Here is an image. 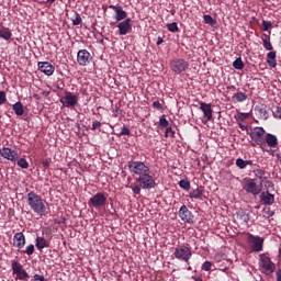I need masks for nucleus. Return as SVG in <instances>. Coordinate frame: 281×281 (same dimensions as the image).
<instances>
[{
    "mask_svg": "<svg viewBox=\"0 0 281 281\" xmlns=\"http://www.w3.org/2000/svg\"><path fill=\"white\" fill-rule=\"evenodd\" d=\"M259 268L265 276H272L276 271V265L267 254L259 255Z\"/></svg>",
    "mask_w": 281,
    "mask_h": 281,
    "instance_id": "obj_4",
    "label": "nucleus"
},
{
    "mask_svg": "<svg viewBox=\"0 0 281 281\" xmlns=\"http://www.w3.org/2000/svg\"><path fill=\"white\" fill-rule=\"evenodd\" d=\"M202 271H212V263L210 261H205L202 265Z\"/></svg>",
    "mask_w": 281,
    "mask_h": 281,
    "instance_id": "obj_51",
    "label": "nucleus"
},
{
    "mask_svg": "<svg viewBox=\"0 0 281 281\" xmlns=\"http://www.w3.org/2000/svg\"><path fill=\"white\" fill-rule=\"evenodd\" d=\"M116 27L119 29L120 36H126V34H131L133 31V20L127 18L123 22H120Z\"/></svg>",
    "mask_w": 281,
    "mask_h": 281,
    "instance_id": "obj_15",
    "label": "nucleus"
},
{
    "mask_svg": "<svg viewBox=\"0 0 281 281\" xmlns=\"http://www.w3.org/2000/svg\"><path fill=\"white\" fill-rule=\"evenodd\" d=\"M246 166H254V160H246Z\"/></svg>",
    "mask_w": 281,
    "mask_h": 281,
    "instance_id": "obj_58",
    "label": "nucleus"
},
{
    "mask_svg": "<svg viewBox=\"0 0 281 281\" xmlns=\"http://www.w3.org/2000/svg\"><path fill=\"white\" fill-rule=\"evenodd\" d=\"M265 188L269 190V188H273V182L271 180L265 181Z\"/></svg>",
    "mask_w": 281,
    "mask_h": 281,
    "instance_id": "obj_54",
    "label": "nucleus"
},
{
    "mask_svg": "<svg viewBox=\"0 0 281 281\" xmlns=\"http://www.w3.org/2000/svg\"><path fill=\"white\" fill-rule=\"evenodd\" d=\"M190 199H199L200 201H203V187H198L196 189H193L189 193Z\"/></svg>",
    "mask_w": 281,
    "mask_h": 281,
    "instance_id": "obj_28",
    "label": "nucleus"
},
{
    "mask_svg": "<svg viewBox=\"0 0 281 281\" xmlns=\"http://www.w3.org/2000/svg\"><path fill=\"white\" fill-rule=\"evenodd\" d=\"M161 43H164V38L162 37H158L157 42H156V45H161Z\"/></svg>",
    "mask_w": 281,
    "mask_h": 281,
    "instance_id": "obj_57",
    "label": "nucleus"
},
{
    "mask_svg": "<svg viewBox=\"0 0 281 281\" xmlns=\"http://www.w3.org/2000/svg\"><path fill=\"white\" fill-rule=\"evenodd\" d=\"M8 102V97L5 95V91L0 90V106Z\"/></svg>",
    "mask_w": 281,
    "mask_h": 281,
    "instance_id": "obj_45",
    "label": "nucleus"
},
{
    "mask_svg": "<svg viewBox=\"0 0 281 281\" xmlns=\"http://www.w3.org/2000/svg\"><path fill=\"white\" fill-rule=\"evenodd\" d=\"M153 108L157 109V111H164V103H161L159 101H154L153 102Z\"/></svg>",
    "mask_w": 281,
    "mask_h": 281,
    "instance_id": "obj_49",
    "label": "nucleus"
},
{
    "mask_svg": "<svg viewBox=\"0 0 281 281\" xmlns=\"http://www.w3.org/2000/svg\"><path fill=\"white\" fill-rule=\"evenodd\" d=\"M0 38H3V41L12 40V31L10 30V27H5V26L0 27Z\"/></svg>",
    "mask_w": 281,
    "mask_h": 281,
    "instance_id": "obj_27",
    "label": "nucleus"
},
{
    "mask_svg": "<svg viewBox=\"0 0 281 281\" xmlns=\"http://www.w3.org/2000/svg\"><path fill=\"white\" fill-rule=\"evenodd\" d=\"M173 256L176 260H180L181 262H190V259L192 258V248L181 245L177 246L173 251Z\"/></svg>",
    "mask_w": 281,
    "mask_h": 281,
    "instance_id": "obj_7",
    "label": "nucleus"
},
{
    "mask_svg": "<svg viewBox=\"0 0 281 281\" xmlns=\"http://www.w3.org/2000/svg\"><path fill=\"white\" fill-rule=\"evenodd\" d=\"M136 182L139 183L143 190H153L155 186H157V182H155V178L150 176V172L138 176V178H136Z\"/></svg>",
    "mask_w": 281,
    "mask_h": 281,
    "instance_id": "obj_10",
    "label": "nucleus"
},
{
    "mask_svg": "<svg viewBox=\"0 0 281 281\" xmlns=\"http://www.w3.org/2000/svg\"><path fill=\"white\" fill-rule=\"evenodd\" d=\"M93 60V57L91 56V53L87 49H81L77 54V63L81 67H87V65H91V61Z\"/></svg>",
    "mask_w": 281,
    "mask_h": 281,
    "instance_id": "obj_13",
    "label": "nucleus"
},
{
    "mask_svg": "<svg viewBox=\"0 0 281 281\" xmlns=\"http://www.w3.org/2000/svg\"><path fill=\"white\" fill-rule=\"evenodd\" d=\"M266 132L263 127H254L249 133L250 139H252V146H259L261 150L269 153V149L265 148Z\"/></svg>",
    "mask_w": 281,
    "mask_h": 281,
    "instance_id": "obj_2",
    "label": "nucleus"
},
{
    "mask_svg": "<svg viewBox=\"0 0 281 281\" xmlns=\"http://www.w3.org/2000/svg\"><path fill=\"white\" fill-rule=\"evenodd\" d=\"M71 21H72V25H81L82 24V16H80V13L75 12L72 18H71Z\"/></svg>",
    "mask_w": 281,
    "mask_h": 281,
    "instance_id": "obj_33",
    "label": "nucleus"
},
{
    "mask_svg": "<svg viewBox=\"0 0 281 281\" xmlns=\"http://www.w3.org/2000/svg\"><path fill=\"white\" fill-rule=\"evenodd\" d=\"M272 114L277 120H281V106H273L272 108Z\"/></svg>",
    "mask_w": 281,
    "mask_h": 281,
    "instance_id": "obj_42",
    "label": "nucleus"
},
{
    "mask_svg": "<svg viewBox=\"0 0 281 281\" xmlns=\"http://www.w3.org/2000/svg\"><path fill=\"white\" fill-rule=\"evenodd\" d=\"M203 19H204V23L206 25H211V27H214V25H216V20H214V18H212V15L205 14V15H203Z\"/></svg>",
    "mask_w": 281,
    "mask_h": 281,
    "instance_id": "obj_32",
    "label": "nucleus"
},
{
    "mask_svg": "<svg viewBox=\"0 0 281 281\" xmlns=\"http://www.w3.org/2000/svg\"><path fill=\"white\" fill-rule=\"evenodd\" d=\"M234 69H245V63L243 61V58L238 57L236 60L233 63Z\"/></svg>",
    "mask_w": 281,
    "mask_h": 281,
    "instance_id": "obj_34",
    "label": "nucleus"
},
{
    "mask_svg": "<svg viewBox=\"0 0 281 281\" xmlns=\"http://www.w3.org/2000/svg\"><path fill=\"white\" fill-rule=\"evenodd\" d=\"M31 1H34V2H36V1H38V0H31Z\"/></svg>",
    "mask_w": 281,
    "mask_h": 281,
    "instance_id": "obj_62",
    "label": "nucleus"
},
{
    "mask_svg": "<svg viewBox=\"0 0 281 281\" xmlns=\"http://www.w3.org/2000/svg\"><path fill=\"white\" fill-rule=\"evenodd\" d=\"M27 205L37 214V216H47V206L45 200L34 191H31L26 195Z\"/></svg>",
    "mask_w": 281,
    "mask_h": 281,
    "instance_id": "obj_1",
    "label": "nucleus"
},
{
    "mask_svg": "<svg viewBox=\"0 0 281 281\" xmlns=\"http://www.w3.org/2000/svg\"><path fill=\"white\" fill-rule=\"evenodd\" d=\"M109 194L104 192H98L95 193L90 200L88 201L89 207H93L94 210H101V207H104L106 205V199Z\"/></svg>",
    "mask_w": 281,
    "mask_h": 281,
    "instance_id": "obj_8",
    "label": "nucleus"
},
{
    "mask_svg": "<svg viewBox=\"0 0 281 281\" xmlns=\"http://www.w3.org/2000/svg\"><path fill=\"white\" fill-rule=\"evenodd\" d=\"M12 109L18 116H21L23 113H25V109L23 108V103H21V101H18L15 104H13Z\"/></svg>",
    "mask_w": 281,
    "mask_h": 281,
    "instance_id": "obj_30",
    "label": "nucleus"
},
{
    "mask_svg": "<svg viewBox=\"0 0 281 281\" xmlns=\"http://www.w3.org/2000/svg\"><path fill=\"white\" fill-rule=\"evenodd\" d=\"M35 251L34 245L31 244L29 246H26V248L24 250L21 251V254H26V256H32Z\"/></svg>",
    "mask_w": 281,
    "mask_h": 281,
    "instance_id": "obj_41",
    "label": "nucleus"
},
{
    "mask_svg": "<svg viewBox=\"0 0 281 281\" xmlns=\"http://www.w3.org/2000/svg\"><path fill=\"white\" fill-rule=\"evenodd\" d=\"M13 247H16V249H23V247H25V235L23 233L14 234Z\"/></svg>",
    "mask_w": 281,
    "mask_h": 281,
    "instance_id": "obj_22",
    "label": "nucleus"
},
{
    "mask_svg": "<svg viewBox=\"0 0 281 281\" xmlns=\"http://www.w3.org/2000/svg\"><path fill=\"white\" fill-rule=\"evenodd\" d=\"M237 218H239L244 223H249V213H247V212H245V210L240 209L237 212Z\"/></svg>",
    "mask_w": 281,
    "mask_h": 281,
    "instance_id": "obj_31",
    "label": "nucleus"
},
{
    "mask_svg": "<svg viewBox=\"0 0 281 281\" xmlns=\"http://www.w3.org/2000/svg\"><path fill=\"white\" fill-rule=\"evenodd\" d=\"M167 30L169 32H172V34L179 32V25L177 24V22H173V23H168L167 24Z\"/></svg>",
    "mask_w": 281,
    "mask_h": 281,
    "instance_id": "obj_37",
    "label": "nucleus"
},
{
    "mask_svg": "<svg viewBox=\"0 0 281 281\" xmlns=\"http://www.w3.org/2000/svg\"><path fill=\"white\" fill-rule=\"evenodd\" d=\"M46 3H49V5H52V3H56V0H46Z\"/></svg>",
    "mask_w": 281,
    "mask_h": 281,
    "instance_id": "obj_59",
    "label": "nucleus"
},
{
    "mask_svg": "<svg viewBox=\"0 0 281 281\" xmlns=\"http://www.w3.org/2000/svg\"><path fill=\"white\" fill-rule=\"evenodd\" d=\"M252 173L255 175V178L252 179H256L257 182L261 183L263 186L265 183V179H267L265 177V175H267V171L260 169V168H257V169H254L252 170Z\"/></svg>",
    "mask_w": 281,
    "mask_h": 281,
    "instance_id": "obj_24",
    "label": "nucleus"
},
{
    "mask_svg": "<svg viewBox=\"0 0 281 281\" xmlns=\"http://www.w3.org/2000/svg\"><path fill=\"white\" fill-rule=\"evenodd\" d=\"M227 89H229L231 91H236V87H234V86H229V87H227Z\"/></svg>",
    "mask_w": 281,
    "mask_h": 281,
    "instance_id": "obj_60",
    "label": "nucleus"
},
{
    "mask_svg": "<svg viewBox=\"0 0 281 281\" xmlns=\"http://www.w3.org/2000/svg\"><path fill=\"white\" fill-rule=\"evenodd\" d=\"M188 269H189V271H190L192 268H191V267H189Z\"/></svg>",
    "mask_w": 281,
    "mask_h": 281,
    "instance_id": "obj_64",
    "label": "nucleus"
},
{
    "mask_svg": "<svg viewBox=\"0 0 281 281\" xmlns=\"http://www.w3.org/2000/svg\"><path fill=\"white\" fill-rule=\"evenodd\" d=\"M11 269L13 276H16L15 280H30V274L27 273V271H25V269H23V265H21V262L12 261Z\"/></svg>",
    "mask_w": 281,
    "mask_h": 281,
    "instance_id": "obj_11",
    "label": "nucleus"
},
{
    "mask_svg": "<svg viewBox=\"0 0 281 281\" xmlns=\"http://www.w3.org/2000/svg\"><path fill=\"white\" fill-rule=\"evenodd\" d=\"M101 43H104V40H101Z\"/></svg>",
    "mask_w": 281,
    "mask_h": 281,
    "instance_id": "obj_63",
    "label": "nucleus"
},
{
    "mask_svg": "<svg viewBox=\"0 0 281 281\" xmlns=\"http://www.w3.org/2000/svg\"><path fill=\"white\" fill-rule=\"evenodd\" d=\"M247 244L250 251L260 254L265 249V239L258 235L248 234Z\"/></svg>",
    "mask_w": 281,
    "mask_h": 281,
    "instance_id": "obj_6",
    "label": "nucleus"
},
{
    "mask_svg": "<svg viewBox=\"0 0 281 281\" xmlns=\"http://www.w3.org/2000/svg\"><path fill=\"white\" fill-rule=\"evenodd\" d=\"M130 188H131V190H132V192H133L134 194H142V186L136 184V186L130 187Z\"/></svg>",
    "mask_w": 281,
    "mask_h": 281,
    "instance_id": "obj_50",
    "label": "nucleus"
},
{
    "mask_svg": "<svg viewBox=\"0 0 281 281\" xmlns=\"http://www.w3.org/2000/svg\"><path fill=\"white\" fill-rule=\"evenodd\" d=\"M236 166H237V168H239L240 170H245V168H247V162H246V160H244L243 158H237V159H236Z\"/></svg>",
    "mask_w": 281,
    "mask_h": 281,
    "instance_id": "obj_40",
    "label": "nucleus"
},
{
    "mask_svg": "<svg viewBox=\"0 0 281 281\" xmlns=\"http://www.w3.org/2000/svg\"><path fill=\"white\" fill-rule=\"evenodd\" d=\"M59 102L66 109H74V106H78V95L71 92H66V94L60 98Z\"/></svg>",
    "mask_w": 281,
    "mask_h": 281,
    "instance_id": "obj_12",
    "label": "nucleus"
},
{
    "mask_svg": "<svg viewBox=\"0 0 281 281\" xmlns=\"http://www.w3.org/2000/svg\"><path fill=\"white\" fill-rule=\"evenodd\" d=\"M194 281H203L201 278H195Z\"/></svg>",
    "mask_w": 281,
    "mask_h": 281,
    "instance_id": "obj_61",
    "label": "nucleus"
},
{
    "mask_svg": "<svg viewBox=\"0 0 281 281\" xmlns=\"http://www.w3.org/2000/svg\"><path fill=\"white\" fill-rule=\"evenodd\" d=\"M100 128H102V123L100 121H93L91 131H100Z\"/></svg>",
    "mask_w": 281,
    "mask_h": 281,
    "instance_id": "obj_47",
    "label": "nucleus"
},
{
    "mask_svg": "<svg viewBox=\"0 0 281 281\" xmlns=\"http://www.w3.org/2000/svg\"><path fill=\"white\" fill-rule=\"evenodd\" d=\"M110 10H113L115 12V20L117 22L120 21H126V16H128V13H126V11H124V9L121 5H113L111 4Z\"/></svg>",
    "mask_w": 281,
    "mask_h": 281,
    "instance_id": "obj_18",
    "label": "nucleus"
},
{
    "mask_svg": "<svg viewBox=\"0 0 281 281\" xmlns=\"http://www.w3.org/2000/svg\"><path fill=\"white\" fill-rule=\"evenodd\" d=\"M233 98H235L236 102H245L247 100L245 92H236Z\"/></svg>",
    "mask_w": 281,
    "mask_h": 281,
    "instance_id": "obj_36",
    "label": "nucleus"
},
{
    "mask_svg": "<svg viewBox=\"0 0 281 281\" xmlns=\"http://www.w3.org/2000/svg\"><path fill=\"white\" fill-rule=\"evenodd\" d=\"M265 186L262 182L256 181V179L252 178H245L243 183V190L247 192V194H252V196H258V194H261L262 189Z\"/></svg>",
    "mask_w": 281,
    "mask_h": 281,
    "instance_id": "obj_3",
    "label": "nucleus"
},
{
    "mask_svg": "<svg viewBox=\"0 0 281 281\" xmlns=\"http://www.w3.org/2000/svg\"><path fill=\"white\" fill-rule=\"evenodd\" d=\"M120 136L123 135H131V130L128 127H126V125H124L121 130V132L119 133Z\"/></svg>",
    "mask_w": 281,
    "mask_h": 281,
    "instance_id": "obj_52",
    "label": "nucleus"
},
{
    "mask_svg": "<svg viewBox=\"0 0 281 281\" xmlns=\"http://www.w3.org/2000/svg\"><path fill=\"white\" fill-rule=\"evenodd\" d=\"M276 52L271 50L267 54V64L269 65V67H271L272 69H276V67H278V60L276 59Z\"/></svg>",
    "mask_w": 281,
    "mask_h": 281,
    "instance_id": "obj_26",
    "label": "nucleus"
},
{
    "mask_svg": "<svg viewBox=\"0 0 281 281\" xmlns=\"http://www.w3.org/2000/svg\"><path fill=\"white\" fill-rule=\"evenodd\" d=\"M170 69L173 74L180 75L190 69V63L183 58L172 59L170 61Z\"/></svg>",
    "mask_w": 281,
    "mask_h": 281,
    "instance_id": "obj_9",
    "label": "nucleus"
},
{
    "mask_svg": "<svg viewBox=\"0 0 281 281\" xmlns=\"http://www.w3.org/2000/svg\"><path fill=\"white\" fill-rule=\"evenodd\" d=\"M35 246L41 251V250L45 249L46 247H49V241H47V239H45V237H36Z\"/></svg>",
    "mask_w": 281,
    "mask_h": 281,
    "instance_id": "obj_29",
    "label": "nucleus"
},
{
    "mask_svg": "<svg viewBox=\"0 0 281 281\" xmlns=\"http://www.w3.org/2000/svg\"><path fill=\"white\" fill-rule=\"evenodd\" d=\"M255 113L259 120H269V112H267L266 105H260L255 108Z\"/></svg>",
    "mask_w": 281,
    "mask_h": 281,
    "instance_id": "obj_23",
    "label": "nucleus"
},
{
    "mask_svg": "<svg viewBox=\"0 0 281 281\" xmlns=\"http://www.w3.org/2000/svg\"><path fill=\"white\" fill-rule=\"evenodd\" d=\"M37 68L38 71L45 74V76H54V71H56V67L49 61H38Z\"/></svg>",
    "mask_w": 281,
    "mask_h": 281,
    "instance_id": "obj_17",
    "label": "nucleus"
},
{
    "mask_svg": "<svg viewBox=\"0 0 281 281\" xmlns=\"http://www.w3.org/2000/svg\"><path fill=\"white\" fill-rule=\"evenodd\" d=\"M277 281H281V269H278L276 272Z\"/></svg>",
    "mask_w": 281,
    "mask_h": 281,
    "instance_id": "obj_56",
    "label": "nucleus"
},
{
    "mask_svg": "<svg viewBox=\"0 0 281 281\" xmlns=\"http://www.w3.org/2000/svg\"><path fill=\"white\" fill-rule=\"evenodd\" d=\"M179 186H180V188H182V190H190V188H191L190 181H188V180H180Z\"/></svg>",
    "mask_w": 281,
    "mask_h": 281,
    "instance_id": "obj_44",
    "label": "nucleus"
},
{
    "mask_svg": "<svg viewBox=\"0 0 281 281\" xmlns=\"http://www.w3.org/2000/svg\"><path fill=\"white\" fill-rule=\"evenodd\" d=\"M16 164L19 168H22L23 170H27L30 168V162H27V159L25 158H20Z\"/></svg>",
    "mask_w": 281,
    "mask_h": 281,
    "instance_id": "obj_35",
    "label": "nucleus"
},
{
    "mask_svg": "<svg viewBox=\"0 0 281 281\" xmlns=\"http://www.w3.org/2000/svg\"><path fill=\"white\" fill-rule=\"evenodd\" d=\"M0 155L3 157V159L12 161V164H16L19 160V153L10 147L0 148Z\"/></svg>",
    "mask_w": 281,
    "mask_h": 281,
    "instance_id": "obj_14",
    "label": "nucleus"
},
{
    "mask_svg": "<svg viewBox=\"0 0 281 281\" xmlns=\"http://www.w3.org/2000/svg\"><path fill=\"white\" fill-rule=\"evenodd\" d=\"M176 132L172 130V127H166L165 137H175Z\"/></svg>",
    "mask_w": 281,
    "mask_h": 281,
    "instance_id": "obj_46",
    "label": "nucleus"
},
{
    "mask_svg": "<svg viewBox=\"0 0 281 281\" xmlns=\"http://www.w3.org/2000/svg\"><path fill=\"white\" fill-rule=\"evenodd\" d=\"M200 110L202 111L206 122H210L212 120V113H213L212 104L201 102L200 103Z\"/></svg>",
    "mask_w": 281,
    "mask_h": 281,
    "instance_id": "obj_19",
    "label": "nucleus"
},
{
    "mask_svg": "<svg viewBox=\"0 0 281 281\" xmlns=\"http://www.w3.org/2000/svg\"><path fill=\"white\" fill-rule=\"evenodd\" d=\"M159 126L161 128H168L170 126V122L167 121L166 115H161L159 119Z\"/></svg>",
    "mask_w": 281,
    "mask_h": 281,
    "instance_id": "obj_39",
    "label": "nucleus"
},
{
    "mask_svg": "<svg viewBox=\"0 0 281 281\" xmlns=\"http://www.w3.org/2000/svg\"><path fill=\"white\" fill-rule=\"evenodd\" d=\"M42 166L43 168H45V170H47V168H49V166H52V158H45L42 160Z\"/></svg>",
    "mask_w": 281,
    "mask_h": 281,
    "instance_id": "obj_48",
    "label": "nucleus"
},
{
    "mask_svg": "<svg viewBox=\"0 0 281 281\" xmlns=\"http://www.w3.org/2000/svg\"><path fill=\"white\" fill-rule=\"evenodd\" d=\"M267 146H269L270 148H278V136L271 133H267L265 138V148H267Z\"/></svg>",
    "mask_w": 281,
    "mask_h": 281,
    "instance_id": "obj_20",
    "label": "nucleus"
},
{
    "mask_svg": "<svg viewBox=\"0 0 281 281\" xmlns=\"http://www.w3.org/2000/svg\"><path fill=\"white\" fill-rule=\"evenodd\" d=\"M260 199L263 205H273V203H276V195L271 194L269 191L261 192Z\"/></svg>",
    "mask_w": 281,
    "mask_h": 281,
    "instance_id": "obj_21",
    "label": "nucleus"
},
{
    "mask_svg": "<svg viewBox=\"0 0 281 281\" xmlns=\"http://www.w3.org/2000/svg\"><path fill=\"white\" fill-rule=\"evenodd\" d=\"M238 126L241 131H248L247 125H244L241 122H238Z\"/></svg>",
    "mask_w": 281,
    "mask_h": 281,
    "instance_id": "obj_55",
    "label": "nucleus"
},
{
    "mask_svg": "<svg viewBox=\"0 0 281 281\" xmlns=\"http://www.w3.org/2000/svg\"><path fill=\"white\" fill-rule=\"evenodd\" d=\"M33 279L35 281H47V279H45V277L43 274H34Z\"/></svg>",
    "mask_w": 281,
    "mask_h": 281,
    "instance_id": "obj_53",
    "label": "nucleus"
},
{
    "mask_svg": "<svg viewBox=\"0 0 281 281\" xmlns=\"http://www.w3.org/2000/svg\"><path fill=\"white\" fill-rule=\"evenodd\" d=\"M262 46L267 52H273V45L271 44V36L267 35V33H263L261 35Z\"/></svg>",
    "mask_w": 281,
    "mask_h": 281,
    "instance_id": "obj_25",
    "label": "nucleus"
},
{
    "mask_svg": "<svg viewBox=\"0 0 281 281\" xmlns=\"http://www.w3.org/2000/svg\"><path fill=\"white\" fill-rule=\"evenodd\" d=\"M249 113H239L237 116H235V120L237 122H245V120H248Z\"/></svg>",
    "mask_w": 281,
    "mask_h": 281,
    "instance_id": "obj_43",
    "label": "nucleus"
},
{
    "mask_svg": "<svg viewBox=\"0 0 281 281\" xmlns=\"http://www.w3.org/2000/svg\"><path fill=\"white\" fill-rule=\"evenodd\" d=\"M262 31L263 32H269L271 27H273V23L271 21L262 20Z\"/></svg>",
    "mask_w": 281,
    "mask_h": 281,
    "instance_id": "obj_38",
    "label": "nucleus"
},
{
    "mask_svg": "<svg viewBox=\"0 0 281 281\" xmlns=\"http://www.w3.org/2000/svg\"><path fill=\"white\" fill-rule=\"evenodd\" d=\"M178 214L183 223H188L189 225H192L194 223V214H192V212L189 211V209H188V206H186V204H183L180 207Z\"/></svg>",
    "mask_w": 281,
    "mask_h": 281,
    "instance_id": "obj_16",
    "label": "nucleus"
},
{
    "mask_svg": "<svg viewBox=\"0 0 281 281\" xmlns=\"http://www.w3.org/2000/svg\"><path fill=\"white\" fill-rule=\"evenodd\" d=\"M127 168L132 175H136L137 177H143V175L150 172V167H148L144 161L130 160L127 162Z\"/></svg>",
    "mask_w": 281,
    "mask_h": 281,
    "instance_id": "obj_5",
    "label": "nucleus"
}]
</instances>
